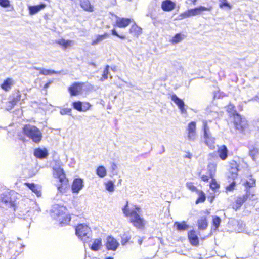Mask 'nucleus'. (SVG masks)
Wrapping results in <instances>:
<instances>
[{
    "label": "nucleus",
    "mask_w": 259,
    "mask_h": 259,
    "mask_svg": "<svg viewBox=\"0 0 259 259\" xmlns=\"http://www.w3.org/2000/svg\"><path fill=\"white\" fill-rule=\"evenodd\" d=\"M71 109L70 108H63L61 110L60 114L61 115L70 114Z\"/></svg>",
    "instance_id": "51"
},
{
    "label": "nucleus",
    "mask_w": 259,
    "mask_h": 259,
    "mask_svg": "<svg viewBox=\"0 0 259 259\" xmlns=\"http://www.w3.org/2000/svg\"><path fill=\"white\" fill-rule=\"evenodd\" d=\"M10 5L9 0H0V6L4 8H7Z\"/></svg>",
    "instance_id": "47"
},
{
    "label": "nucleus",
    "mask_w": 259,
    "mask_h": 259,
    "mask_svg": "<svg viewBox=\"0 0 259 259\" xmlns=\"http://www.w3.org/2000/svg\"><path fill=\"white\" fill-rule=\"evenodd\" d=\"M236 183L234 181L231 182L228 186L226 187V189L228 191H232L235 188Z\"/></svg>",
    "instance_id": "45"
},
{
    "label": "nucleus",
    "mask_w": 259,
    "mask_h": 259,
    "mask_svg": "<svg viewBox=\"0 0 259 259\" xmlns=\"http://www.w3.org/2000/svg\"><path fill=\"white\" fill-rule=\"evenodd\" d=\"M82 111H86L89 110L91 106V104L89 102H82Z\"/></svg>",
    "instance_id": "49"
},
{
    "label": "nucleus",
    "mask_w": 259,
    "mask_h": 259,
    "mask_svg": "<svg viewBox=\"0 0 259 259\" xmlns=\"http://www.w3.org/2000/svg\"><path fill=\"white\" fill-rule=\"evenodd\" d=\"M186 186L189 190H190L192 192H195L197 191V190L196 187L193 185L192 182L187 183Z\"/></svg>",
    "instance_id": "46"
},
{
    "label": "nucleus",
    "mask_w": 259,
    "mask_h": 259,
    "mask_svg": "<svg viewBox=\"0 0 259 259\" xmlns=\"http://www.w3.org/2000/svg\"><path fill=\"white\" fill-rule=\"evenodd\" d=\"M238 171V169L237 167H231L230 172L232 174L231 177L233 179L237 177Z\"/></svg>",
    "instance_id": "48"
},
{
    "label": "nucleus",
    "mask_w": 259,
    "mask_h": 259,
    "mask_svg": "<svg viewBox=\"0 0 259 259\" xmlns=\"http://www.w3.org/2000/svg\"><path fill=\"white\" fill-rule=\"evenodd\" d=\"M258 155V150L256 148H253L249 151V156L252 158L253 161H255Z\"/></svg>",
    "instance_id": "35"
},
{
    "label": "nucleus",
    "mask_w": 259,
    "mask_h": 259,
    "mask_svg": "<svg viewBox=\"0 0 259 259\" xmlns=\"http://www.w3.org/2000/svg\"><path fill=\"white\" fill-rule=\"evenodd\" d=\"M26 185L33 192L37 197H39L41 195L40 187L34 184V183H26Z\"/></svg>",
    "instance_id": "20"
},
{
    "label": "nucleus",
    "mask_w": 259,
    "mask_h": 259,
    "mask_svg": "<svg viewBox=\"0 0 259 259\" xmlns=\"http://www.w3.org/2000/svg\"><path fill=\"white\" fill-rule=\"evenodd\" d=\"M209 179V177L208 176H207V175H203L201 177L202 180H203L204 182L208 181Z\"/></svg>",
    "instance_id": "53"
},
{
    "label": "nucleus",
    "mask_w": 259,
    "mask_h": 259,
    "mask_svg": "<svg viewBox=\"0 0 259 259\" xmlns=\"http://www.w3.org/2000/svg\"><path fill=\"white\" fill-rule=\"evenodd\" d=\"M136 212H137V213L138 214V213H140V211H141V209L138 207V206H136L135 207V209L134 210Z\"/></svg>",
    "instance_id": "57"
},
{
    "label": "nucleus",
    "mask_w": 259,
    "mask_h": 259,
    "mask_svg": "<svg viewBox=\"0 0 259 259\" xmlns=\"http://www.w3.org/2000/svg\"><path fill=\"white\" fill-rule=\"evenodd\" d=\"M2 202L4 203L5 204H7L8 202H9V198L8 197L3 198Z\"/></svg>",
    "instance_id": "54"
},
{
    "label": "nucleus",
    "mask_w": 259,
    "mask_h": 259,
    "mask_svg": "<svg viewBox=\"0 0 259 259\" xmlns=\"http://www.w3.org/2000/svg\"><path fill=\"white\" fill-rule=\"evenodd\" d=\"M131 22V19L126 18L117 17L116 20V25L119 28H125L127 27Z\"/></svg>",
    "instance_id": "14"
},
{
    "label": "nucleus",
    "mask_w": 259,
    "mask_h": 259,
    "mask_svg": "<svg viewBox=\"0 0 259 259\" xmlns=\"http://www.w3.org/2000/svg\"><path fill=\"white\" fill-rule=\"evenodd\" d=\"M20 100V95L19 93L14 94L10 98L9 101L7 103L6 109L11 110Z\"/></svg>",
    "instance_id": "12"
},
{
    "label": "nucleus",
    "mask_w": 259,
    "mask_h": 259,
    "mask_svg": "<svg viewBox=\"0 0 259 259\" xmlns=\"http://www.w3.org/2000/svg\"><path fill=\"white\" fill-rule=\"evenodd\" d=\"M188 238L191 243L194 246H197L199 244L198 237L195 234L194 230H191L188 232Z\"/></svg>",
    "instance_id": "19"
},
{
    "label": "nucleus",
    "mask_w": 259,
    "mask_h": 259,
    "mask_svg": "<svg viewBox=\"0 0 259 259\" xmlns=\"http://www.w3.org/2000/svg\"><path fill=\"white\" fill-rule=\"evenodd\" d=\"M121 181H122V180H121V179H120V180H119V183H121Z\"/></svg>",
    "instance_id": "63"
},
{
    "label": "nucleus",
    "mask_w": 259,
    "mask_h": 259,
    "mask_svg": "<svg viewBox=\"0 0 259 259\" xmlns=\"http://www.w3.org/2000/svg\"><path fill=\"white\" fill-rule=\"evenodd\" d=\"M83 83L75 82L69 87L68 90L71 96H76L82 90Z\"/></svg>",
    "instance_id": "11"
},
{
    "label": "nucleus",
    "mask_w": 259,
    "mask_h": 259,
    "mask_svg": "<svg viewBox=\"0 0 259 259\" xmlns=\"http://www.w3.org/2000/svg\"><path fill=\"white\" fill-rule=\"evenodd\" d=\"M53 170L54 177L58 178L59 182L61 183V185L57 187V189L60 192H62L66 187L68 182L65 174L63 169L60 167L54 168Z\"/></svg>",
    "instance_id": "6"
},
{
    "label": "nucleus",
    "mask_w": 259,
    "mask_h": 259,
    "mask_svg": "<svg viewBox=\"0 0 259 259\" xmlns=\"http://www.w3.org/2000/svg\"><path fill=\"white\" fill-rule=\"evenodd\" d=\"M171 100L178 106L182 113H186L185 104L183 100L179 98L176 94H172L171 97Z\"/></svg>",
    "instance_id": "10"
},
{
    "label": "nucleus",
    "mask_w": 259,
    "mask_h": 259,
    "mask_svg": "<svg viewBox=\"0 0 259 259\" xmlns=\"http://www.w3.org/2000/svg\"><path fill=\"white\" fill-rule=\"evenodd\" d=\"M221 218L219 217L215 216L213 219L212 223L213 226L215 227L214 230H218L220 223H221Z\"/></svg>",
    "instance_id": "39"
},
{
    "label": "nucleus",
    "mask_w": 259,
    "mask_h": 259,
    "mask_svg": "<svg viewBox=\"0 0 259 259\" xmlns=\"http://www.w3.org/2000/svg\"><path fill=\"white\" fill-rule=\"evenodd\" d=\"M109 66L107 65L103 71L102 77L101 78V81H103L104 80L108 78V75L109 73Z\"/></svg>",
    "instance_id": "41"
},
{
    "label": "nucleus",
    "mask_w": 259,
    "mask_h": 259,
    "mask_svg": "<svg viewBox=\"0 0 259 259\" xmlns=\"http://www.w3.org/2000/svg\"><path fill=\"white\" fill-rule=\"evenodd\" d=\"M174 227H176L178 231H182L187 230L189 228V226L186 224L185 221L181 223L176 222L174 223Z\"/></svg>",
    "instance_id": "26"
},
{
    "label": "nucleus",
    "mask_w": 259,
    "mask_h": 259,
    "mask_svg": "<svg viewBox=\"0 0 259 259\" xmlns=\"http://www.w3.org/2000/svg\"><path fill=\"white\" fill-rule=\"evenodd\" d=\"M106 259H113V258L112 257H109L107 258Z\"/></svg>",
    "instance_id": "64"
},
{
    "label": "nucleus",
    "mask_w": 259,
    "mask_h": 259,
    "mask_svg": "<svg viewBox=\"0 0 259 259\" xmlns=\"http://www.w3.org/2000/svg\"><path fill=\"white\" fill-rule=\"evenodd\" d=\"M183 35L181 33L176 34L172 38L171 42L173 44H177L183 39Z\"/></svg>",
    "instance_id": "38"
},
{
    "label": "nucleus",
    "mask_w": 259,
    "mask_h": 259,
    "mask_svg": "<svg viewBox=\"0 0 259 259\" xmlns=\"http://www.w3.org/2000/svg\"><path fill=\"white\" fill-rule=\"evenodd\" d=\"M116 168H117V166H116V164L114 163V162L112 163H111V169H112V171L115 170Z\"/></svg>",
    "instance_id": "55"
},
{
    "label": "nucleus",
    "mask_w": 259,
    "mask_h": 259,
    "mask_svg": "<svg viewBox=\"0 0 259 259\" xmlns=\"http://www.w3.org/2000/svg\"><path fill=\"white\" fill-rule=\"evenodd\" d=\"M80 5L84 11L90 12L94 11L93 7L91 5L89 0H80Z\"/></svg>",
    "instance_id": "21"
},
{
    "label": "nucleus",
    "mask_w": 259,
    "mask_h": 259,
    "mask_svg": "<svg viewBox=\"0 0 259 259\" xmlns=\"http://www.w3.org/2000/svg\"><path fill=\"white\" fill-rule=\"evenodd\" d=\"M220 4L219 6L221 8L224 7H228L230 9L231 8V6L227 0H219Z\"/></svg>",
    "instance_id": "42"
},
{
    "label": "nucleus",
    "mask_w": 259,
    "mask_h": 259,
    "mask_svg": "<svg viewBox=\"0 0 259 259\" xmlns=\"http://www.w3.org/2000/svg\"><path fill=\"white\" fill-rule=\"evenodd\" d=\"M214 170L213 171H210V177L211 178H212L213 177V175H212V172H214Z\"/></svg>",
    "instance_id": "62"
},
{
    "label": "nucleus",
    "mask_w": 259,
    "mask_h": 259,
    "mask_svg": "<svg viewBox=\"0 0 259 259\" xmlns=\"http://www.w3.org/2000/svg\"><path fill=\"white\" fill-rule=\"evenodd\" d=\"M187 139L190 141H195L197 137L196 132L188 133Z\"/></svg>",
    "instance_id": "44"
},
{
    "label": "nucleus",
    "mask_w": 259,
    "mask_h": 259,
    "mask_svg": "<svg viewBox=\"0 0 259 259\" xmlns=\"http://www.w3.org/2000/svg\"><path fill=\"white\" fill-rule=\"evenodd\" d=\"M23 133L24 135L35 143H39L42 137V135L39 128L34 125L26 124L23 127Z\"/></svg>",
    "instance_id": "3"
},
{
    "label": "nucleus",
    "mask_w": 259,
    "mask_h": 259,
    "mask_svg": "<svg viewBox=\"0 0 259 259\" xmlns=\"http://www.w3.org/2000/svg\"><path fill=\"white\" fill-rule=\"evenodd\" d=\"M82 102H81L80 101H75L72 103V106L74 109L75 110L78 111H82Z\"/></svg>",
    "instance_id": "34"
},
{
    "label": "nucleus",
    "mask_w": 259,
    "mask_h": 259,
    "mask_svg": "<svg viewBox=\"0 0 259 259\" xmlns=\"http://www.w3.org/2000/svg\"><path fill=\"white\" fill-rule=\"evenodd\" d=\"M33 68L34 69H35V70H39L40 71H41V68H38V67H33Z\"/></svg>",
    "instance_id": "60"
},
{
    "label": "nucleus",
    "mask_w": 259,
    "mask_h": 259,
    "mask_svg": "<svg viewBox=\"0 0 259 259\" xmlns=\"http://www.w3.org/2000/svg\"><path fill=\"white\" fill-rule=\"evenodd\" d=\"M83 186V180L80 178H77L74 180L72 185V191L73 193H78Z\"/></svg>",
    "instance_id": "13"
},
{
    "label": "nucleus",
    "mask_w": 259,
    "mask_h": 259,
    "mask_svg": "<svg viewBox=\"0 0 259 259\" xmlns=\"http://www.w3.org/2000/svg\"><path fill=\"white\" fill-rule=\"evenodd\" d=\"M46 6L44 3H41L38 5L30 6L28 7L29 13L30 15H34L42 10Z\"/></svg>",
    "instance_id": "17"
},
{
    "label": "nucleus",
    "mask_w": 259,
    "mask_h": 259,
    "mask_svg": "<svg viewBox=\"0 0 259 259\" xmlns=\"http://www.w3.org/2000/svg\"><path fill=\"white\" fill-rule=\"evenodd\" d=\"M192 3L193 5H196V3L197 2V0H190Z\"/></svg>",
    "instance_id": "61"
},
{
    "label": "nucleus",
    "mask_w": 259,
    "mask_h": 259,
    "mask_svg": "<svg viewBox=\"0 0 259 259\" xmlns=\"http://www.w3.org/2000/svg\"><path fill=\"white\" fill-rule=\"evenodd\" d=\"M119 245V243L114 238L111 236H108L107 238L106 246L108 250L115 251L117 249Z\"/></svg>",
    "instance_id": "9"
},
{
    "label": "nucleus",
    "mask_w": 259,
    "mask_h": 259,
    "mask_svg": "<svg viewBox=\"0 0 259 259\" xmlns=\"http://www.w3.org/2000/svg\"><path fill=\"white\" fill-rule=\"evenodd\" d=\"M66 210L65 207L59 204L53 205L51 209L52 217L58 220L62 226L67 225L71 220V217L69 215L63 216Z\"/></svg>",
    "instance_id": "2"
},
{
    "label": "nucleus",
    "mask_w": 259,
    "mask_h": 259,
    "mask_svg": "<svg viewBox=\"0 0 259 259\" xmlns=\"http://www.w3.org/2000/svg\"><path fill=\"white\" fill-rule=\"evenodd\" d=\"M208 226L207 219L205 217H202L198 220V227L200 230L205 229Z\"/></svg>",
    "instance_id": "25"
},
{
    "label": "nucleus",
    "mask_w": 259,
    "mask_h": 259,
    "mask_svg": "<svg viewBox=\"0 0 259 259\" xmlns=\"http://www.w3.org/2000/svg\"><path fill=\"white\" fill-rule=\"evenodd\" d=\"M142 28L139 27L136 23H134L132 25L130 29V33L133 36L138 37L139 35L142 33Z\"/></svg>",
    "instance_id": "22"
},
{
    "label": "nucleus",
    "mask_w": 259,
    "mask_h": 259,
    "mask_svg": "<svg viewBox=\"0 0 259 259\" xmlns=\"http://www.w3.org/2000/svg\"><path fill=\"white\" fill-rule=\"evenodd\" d=\"M102 245V240L101 239H96L92 245L91 249L93 251H98Z\"/></svg>",
    "instance_id": "28"
},
{
    "label": "nucleus",
    "mask_w": 259,
    "mask_h": 259,
    "mask_svg": "<svg viewBox=\"0 0 259 259\" xmlns=\"http://www.w3.org/2000/svg\"><path fill=\"white\" fill-rule=\"evenodd\" d=\"M196 122L194 121H191L188 124L187 131L188 133L196 132Z\"/></svg>",
    "instance_id": "33"
},
{
    "label": "nucleus",
    "mask_w": 259,
    "mask_h": 259,
    "mask_svg": "<svg viewBox=\"0 0 259 259\" xmlns=\"http://www.w3.org/2000/svg\"><path fill=\"white\" fill-rule=\"evenodd\" d=\"M138 242L139 245H141V244L142 243V239L141 238H139V239L138 240Z\"/></svg>",
    "instance_id": "59"
},
{
    "label": "nucleus",
    "mask_w": 259,
    "mask_h": 259,
    "mask_svg": "<svg viewBox=\"0 0 259 259\" xmlns=\"http://www.w3.org/2000/svg\"><path fill=\"white\" fill-rule=\"evenodd\" d=\"M75 233L84 243L90 241L92 231L87 225L83 224L78 225L76 228Z\"/></svg>",
    "instance_id": "5"
},
{
    "label": "nucleus",
    "mask_w": 259,
    "mask_h": 259,
    "mask_svg": "<svg viewBox=\"0 0 259 259\" xmlns=\"http://www.w3.org/2000/svg\"><path fill=\"white\" fill-rule=\"evenodd\" d=\"M253 196V194H252L249 190H247L245 194L237 198L235 203L233 206V209L235 210H238L248 199H251Z\"/></svg>",
    "instance_id": "8"
},
{
    "label": "nucleus",
    "mask_w": 259,
    "mask_h": 259,
    "mask_svg": "<svg viewBox=\"0 0 259 259\" xmlns=\"http://www.w3.org/2000/svg\"><path fill=\"white\" fill-rule=\"evenodd\" d=\"M59 72H57L56 71L53 70H48L44 68H41V71L40 72V74L44 75H47L51 74H59Z\"/></svg>",
    "instance_id": "36"
},
{
    "label": "nucleus",
    "mask_w": 259,
    "mask_h": 259,
    "mask_svg": "<svg viewBox=\"0 0 259 259\" xmlns=\"http://www.w3.org/2000/svg\"><path fill=\"white\" fill-rule=\"evenodd\" d=\"M131 236L128 235L127 234H124L122 236L121 238V244L122 245H125L126 243L129 241V240L131 239Z\"/></svg>",
    "instance_id": "43"
},
{
    "label": "nucleus",
    "mask_w": 259,
    "mask_h": 259,
    "mask_svg": "<svg viewBox=\"0 0 259 259\" xmlns=\"http://www.w3.org/2000/svg\"><path fill=\"white\" fill-rule=\"evenodd\" d=\"M51 83H52V82L50 81V82L46 83L44 87V89H47V88H48Z\"/></svg>",
    "instance_id": "56"
},
{
    "label": "nucleus",
    "mask_w": 259,
    "mask_h": 259,
    "mask_svg": "<svg viewBox=\"0 0 259 259\" xmlns=\"http://www.w3.org/2000/svg\"><path fill=\"white\" fill-rule=\"evenodd\" d=\"M206 199V197L204 193L201 191L199 193V197L196 201V203L198 204L200 202H203Z\"/></svg>",
    "instance_id": "40"
},
{
    "label": "nucleus",
    "mask_w": 259,
    "mask_h": 259,
    "mask_svg": "<svg viewBox=\"0 0 259 259\" xmlns=\"http://www.w3.org/2000/svg\"><path fill=\"white\" fill-rule=\"evenodd\" d=\"M14 84V81L12 78H8L1 84V88L5 91H9Z\"/></svg>",
    "instance_id": "23"
},
{
    "label": "nucleus",
    "mask_w": 259,
    "mask_h": 259,
    "mask_svg": "<svg viewBox=\"0 0 259 259\" xmlns=\"http://www.w3.org/2000/svg\"><path fill=\"white\" fill-rule=\"evenodd\" d=\"M176 4L171 0H164L162 2L161 8L164 11H171L175 7Z\"/></svg>",
    "instance_id": "15"
},
{
    "label": "nucleus",
    "mask_w": 259,
    "mask_h": 259,
    "mask_svg": "<svg viewBox=\"0 0 259 259\" xmlns=\"http://www.w3.org/2000/svg\"><path fill=\"white\" fill-rule=\"evenodd\" d=\"M219 157L222 160H225L228 157V149L225 145L221 146L218 150Z\"/></svg>",
    "instance_id": "24"
},
{
    "label": "nucleus",
    "mask_w": 259,
    "mask_h": 259,
    "mask_svg": "<svg viewBox=\"0 0 259 259\" xmlns=\"http://www.w3.org/2000/svg\"><path fill=\"white\" fill-rule=\"evenodd\" d=\"M48 151L46 148H36L34 151V155L39 159L46 158L48 156Z\"/></svg>",
    "instance_id": "16"
},
{
    "label": "nucleus",
    "mask_w": 259,
    "mask_h": 259,
    "mask_svg": "<svg viewBox=\"0 0 259 259\" xmlns=\"http://www.w3.org/2000/svg\"><path fill=\"white\" fill-rule=\"evenodd\" d=\"M72 42L71 40H66L64 39H60L57 41V43L61 46L64 47L65 48H67L68 46L71 45Z\"/></svg>",
    "instance_id": "32"
},
{
    "label": "nucleus",
    "mask_w": 259,
    "mask_h": 259,
    "mask_svg": "<svg viewBox=\"0 0 259 259\" xmlns=\"http://www.w3.org/2000/svg\"><path fill=\"white\" fill-rule=\"evenodd\" d=\"M112 34L122 39L125 38V35H119L115 29L112 30Z\"/></svg>",
    "instance_id": "52"
},
{
    "label": "nucleus",
    "mask_w": 259,
    "mask_h": 259,
    "mask_svg": "<svg viewBox=\"0 0 259 259\" xmlns=\"http://www.w3.org/2000/svg\"><path fill=\"white\" fill-rule=\"evenodd\" d=\"M210 186L212 189H216L219 188V185L216 182L215 180H212Z\"/></svg>",
    "instance_id": "50"
},
{
    "label": "nucleus",
    "mask_w": 259,
    "mask_h": 259,
    "mask_svg": "<svg viewBox=\"0 0 259 259\" xmlns=\"http://www.w3.org/2000/svg\"><path fill=\"white\" fill-rule=\"evenodd\" d=\"M97 174L101 178L104 177L106 175V169L103 166H100L96 170Z\"/></svg>",
    "instance_id": "30"
},
{
    "label": "nucleus",
    "mask_w": 259,
    "mask_h": 259,
    "mask_svg": "<svg viewBox=\"0 0 259 259\" xmlns=\"http://www.w3.org/2000/svg\"><path fill=\"white\" fill-rule=\"evenodd\" d=\"M192 155L190 153H188L185 156V158H191Z\"/></svg>",
    "instance_id": "58"
},
{
    "label": "nucleus",
    "mask_w": 259,
    "mask_h": 259,
    "mask_svg": "<svg viewBox=\"0 0 259 259\" xmlns=\"http://www.w3.org/2000/svg\"><path fill=\"white\" fill-rule=\"evenodd\" d=\"M109 37V34L107 33H105L102 35H97L96 37L94 39H93L91 45L92 46H96Z\"/></svg>",
    "instance_id": "18"
},
{
    "label": "nucleus",
    "mask_w": 259,
    "mask_h": 259,
    "mask_svg": "<svg viewBox=\"0 0 259 259\" xmlns=\"http://www.w3.org/2000/svg\"><path fill=\"white\" fill-rule=\"evenodd\" d=\"M105 186H106V189L110 192H112L114 191V183L110 180L108 182H107V183H106L105 184Z\"/></svg>",
    "instance_id": "37"
},
{
    "label": "nucleus",
    "mask_w": 259,
    "mask_h": 259,
    "mask_svg": "<svg viewBox=\"0 0 259 259\" xmlns=\"http://www.w3.org/2000/svg\"><path fill=\"white\" fill-rule=\"evenodd\" d=\"M203 132L205 143L211 149L215 148V139L211 136L209 127L207 125L206 121L203 122Z\"/></svg>",
    "instance_id": "7"
},
{
    "label": "nucleus",
    "mask_w": 259,
    "mask_h": 259,
    "mask_svg": "<svg viewBox=\"0 0 259 259\" xmlns=\"http://www.w3.org/2000/svg\"><path fill=\"white\" fill-rule=\"evenodd\" d=\"M234 106L230 104L228 106L227 110L231 112L234 115V125L236 129L239 133L243 135H246L248 133V124L247 121L244 118H242L239 114L234 111Z\"/></svg>",
    "instance_id": "1"
},
{
    "label": "nucleus",
    "mask_w": 259,
    "mask_h": 259,
    "mask_svg": "<svg viewBox=\"0 0 259 259\" xmlns=\"http://www.w3.org/2000/svg\"><path fill=\"white\" fill-rule=\"evenodd\" d=\"M255 180L250 178L248 180H246L245 183H244V186L245 187V191L247 192V190H249L251 193L250 188L252 187L255 186Z\"/></svg>",
    "instance_id": "27"
},
{
    "label": "nucleus",
    "mask_w": 259,
    "mask_h": 259,
    "mask_svg": "<svg viewBox=\"0 0 259 259\" xmlns=\"http://www.w3.org/2000/svg\"><path fill=\"white\" fill-rule=\"evenodd\" d=\"M128 202L124 208L122 209L123 213L126 216L131 217V222H132L134 226L137 228H141L144 226V220L142 218L139 214L135 210L130 211L128 208Z\"/></svg>",
    "instance_id": "4"
},
{
    "label": "nucleus",
    "mask_w": 259,
    "mask_h": 259,
    "mask_svg": "<svg viewBox=\"0 0 259 259\" xmlns=\"http://www.w3.org/2000/svg\"><path fill=\"white\" fill-rule=\"evenodd\" d=\"M193 9L194 10L195 15H198L201 14V13L203 11H210L211 10V7L207 8V7H205L204 6H201L195 8Z\"/></svg>",
    "instance_id": "29"
},
{
    "label": "nucleus",
    "mask_w": 259,
    "mask_h": 259,
    "mask_svg": "<svg viewBox=\"0 0 259 259\" xmlns=\"http://www.w3.org/2000/svg\"><path fill=\"white\" fill-rule=\"evenodd\" d=\"M183 18H187L191 16H196L193 9L188 10V11L183 13L180 15Z\"/></svg>",
    "instance_id": "31"
}]
</instances>
